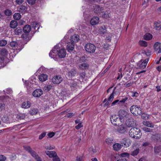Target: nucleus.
<instances>
[{
  "label": "nucleus",
  "instance_id": "obj_1",
  "mask_svg": "<svg viewBox=\"0 0 161 161\" xmlns=\"http://www.w3.org/2000/svg\"><path fill=\"white\" fill-rule=\"evenodd\" d=\"M129 135L133 138L139 139L141 138L142 133L139 129L137 128H132L129 131Z\"/></svg>",
  "mask_w": 161,
  "mask_h": 161
},
{
  "label": "nucleus",
  "instance_id": "obj_2",
  "mask_svg": "<svg viewBox=\"0 0 161 161\" xmlns=\"http://www.w3.org/2000/svg\"><path fill=\"white\" fill-rule=\"evenodd\" d=\"M110 119L112 124L115 126L123 124V123L122 119L116 114L112 115L110 117Z\"/></svg>",
  "mask_w": 161,
  "mask_h": 161
},
{
  "label": "nucleus",
  "instance_id": "obj_3",
  "mask_svg": "<svg viewBox=\"0 0 161 161\" xmlns=\"http://www.w3.org/2000/svg\"><path fill=\"white\" fill-rule=\"evenodd\" d=\"M131 113L135 115H140L142 114V111L141 107L137 105H133L130 108Z\"/></svg>",
  "mask_w": 161,
  "mask_h": 161
},
{
  "label": "nucleus",
  "instance_id": "obj_4",
  "mask_svg": "<svg viewBox=\"0 0 161 161\" xmlns=\"http://www.w3.org/2000/svg\"><path fill=\"white\" fill-rule=\"evenodd\" d=\"M85 49L86 52L90 53H93L95 52L96 47L92 43H87L85 45Z\"/></svg>",
  "mask_w": 161,
  "mask_h": 161
},
{
  "label": "nucleus",
  "instance_id": "obj_5",
  "mask_svg": "<svg viewBox=\"0 0 161 161\" xmlns=\"http://www.w3.org/2000/svg\"><path fill=\"white\" fill-rule=\"evenodd\" d=\"M91 8L93 9L94 12L97 14L102 13V11L103 10V7H101L99 5L97 4L92 5L91 6Z\"/></svg>",
  "mask_w": 161,
  "mask_h": 161
},
{
  "label": "nucleus",
  "instance_id": "obj_6",
  "mask_svg": "<svg viewBox=\"0 0 161 161\" xmlns=\"http://www.w3.org/2000/svg\"><path fill=\"white\" fill-rule=\"evenodd\" d=\"M23 147L25 150L30 153L34 158H35L38 155L35 151L33 150L29 146H24Z\"/></svg>",
  "mask_w": 161,
  "mask_h": 161
},
{
  "label": "nucleus",
  "instance_id": "obj_7",
  "mask_svg": "<svg viewBox=\"0 0 161 161\" xmlns=\"http://www.w3.org/2000/svg\"><path fill=\"white\" fill-rule=\"evenodd\" d=\"M148 59H146L144 60L142 62L139 61L137 64V68L139 69H143L146 68Z\"/></svg>",
  "mask_w": 161,
  "mask_h": 161
},
{
  "label": "nucleus",
  "instance_id": "obj_8",
  "mask_svg": "<svg viewBox=\"0 0 161 161\" xmlns=\"http://www.w3.org/2000/svg\"><path fill=\"white\" fill-rule=\"evenodd\" d=\"M1 119L3 122L6 124H10L13 121L12 118L7 115H4L1 118Z\"/></svg>",
  "mask_w": 161,
  "mask_h": 161
},
{
  "label": "nucleus",
  "instance_id": "obj_9",
  "mask_svg": "<svg viewBox=\"0 0 161 161\" xmlns=\"http://www.w3.org/2000/svg\"><path fill=\"white\" fill-rule=\"evenodd\" d=\"M63 80V79L60 75H56L54 76L52 79L53 82L55 84H59Z\"/></svg>",
  "mask_w": 161,
  "mask_h": 161
},
{
  "label": "nucleus",
  "instance_id": "obj_10",
  "mask_svg": "<svg viewBox=\"0 0 161 161\" xmlns=\"http://www.w3.org/2000/svg\"><path fill=\"white\" fill-rule=\"evenodd\" d=\"M118 127L116 130V132L118 134H122L124 133L126 131V128L124 125L121 124L118 126Z\"/></svg>",
  "mask_w": 161,
  "mask_h": 161
},
{
  "label": "nucleus",
  "instance_id": "obj_11",
  "mask_svg": "<svg viewBox=\"0 0 161 161\" xmlns=\"http://www.w3.org/2000/svg\"><path fill=\"white\" fill-rule=\"evenodd\" d=\"M119 117H121V118L123 119L124 118H128V117L129 114H128L124 110H120L119 112Z\"/></svg>",
  "mask_w": 161,
  "mask_h": 161
},
{
  "label": "nucleus",
  "instance_id": "obj_12",
  "mask_svg": "<svg viewBox=\"0 0 161 161\" xmlns=\"http://www.w3.org/2000/svg\"><path fill=\"white\" fill-rule=\"evenodd\" d=\"M43 94V91L42 89H38L35 90L32 93L33 96L36 97H39Z\"/></svg>",
  "mask_w": 161,
  "mask_h": 161
},
{
  "label": "nucleus",
  "instance_id": "obj_13",
  "mask_svg": "<svg viewBox=\"0 0 161 161\" xmlns=\"http://www.w3.org/2000/svg\"><path fill=\"white\" fill-rule=\"evenodd\" d=\"M58 52L57 53L58 55V57L60 58H64L66 55V50L64 49H58Z\"/></svg>",
  "mask_w": 161,
  "mask_h": 161
},
{
  "label": "nucleus",
  "instance_id": "obj_14",
  "mask_svg": "<svg viewBox=\"0 0 161 161\" xmlns=\"http://www.w3.org/2000/svg\"><path fill=\"white\" fill-rule=\"evenodd\" d=\"M58 49H56L55 47H54L49 53V55L50 57L51 58L54 59L56 58V56L58 55Z\"/></svg>",
  "mask_w": 161,
  "mask_h": 161
},
{
  "label": "nucleus",
  "instance_id": "obj_15",
  "mask_svg": "<svg viewBox=\"0 0 161 161\" xmlns=\"http://www.w3.org/2000/svg\"><path fill=\"white\" fill-rule=\"evenodd\" d=\"M70 40L71 42L74 44L79 41V36L78 35L75 34L70 37Z\"/></svg>",
  "mask_w": 161,
  "mask_h": 161
},
{
  "label": "nucleus",
  "instance_id": "obj_16",
  "mask_svg": "<svg viewBox=\"0 0 161 161\" xmlns=\"http://www.w3.org/2000/svg\"><path fill=\"white\" fill-rule=\"evenodd\" d=\"M99 22V18L98 17H93L90 21V24L92 25L97 24Z\"/></svg>",
  "mask_w": 161,
  "mask_h": 161
},
{
  "label": "nucleus",
  "instance_id": "obj_17",
  "mask_svg": "<svg viewBox=\"0 0 161 161\" xmlns=\"http://www.w3.org/2000/svg\"><path fill=\"white\" fill-rule=\"evenodd\" d=\"M126 124L127 126L130 127H134L135 125V123L133 119H130L127 120Z\"/></svg>",
  "mask_w": 161,
  "mask_h": 161
},
{
  "label": "nucleus",
  "instance_id": "obj_18",
  "mask_svg": "<svg viewBox=\"0 0 161 161\" xmlns=\"http://www.w3.org/2000/svg\"><path fill=\"white\" fill-rule=\"evenodd\" d=\"M75 44L71 42H69L67 46V49L69 52H71L74 48Z\"/></svg>",
  "mask_w": 161,
  "mask_h": 161
},
{
  "label": "nucleus",
  "instance_id": "obj_19",
  "mask_svg": "<svg viewBox=\"0 0 161 161\" xmlns=\"http://www.w3.org/2000/svg\"><path fill=\"white\" fill-rule=\"evenodd\" d=\"M115 89H116V87H115L114 88V89L113 90V92L111 94V95H110V97L108 99V101L107 102H106V103H105V104H104V106H105L106 105H108L109 103V102H111L113 100L114 98V91H115Z\"/></svg>",
  "mask_w": 161,
  "mask_h": 161
},
{
  "label": "nucleus",
  "instance_id": "obj_20",
  "mask_svg": "<svg viewBox=\"0 0 161 161\" xmlns=\"http://www.w3.org/2000/svg\"><path fill=\"white\" fill-rule=\"evenodd\" d=\"M47 78V75L45 74H42L38 76V79L41 81H46Z\"/></svg>",
  "mask_w": 161,
  "mask_h": 161
},
{
  "label": "nucleus",
  "instance_id": "obj_21",
  "mask_svg": "<svg viewBox=\"0 0 161 161\" xmlns=\"http://www.w3.org/2000/svg\"><path fill=\"white\" fill-rule=\"evenodd\" d=\"M79 68L81 70L86 69H88L89 66L86 63H83L79 65Z\"/></svg>",
  "mask_w": 161,
  "mask_h": 161
},
{
  "label": "nucleus",
  "instance_id": "obj_22",
  "mask_svg": "<svg viewBox=\"0 0 161 161\" xmlns=\"http://www.w3.org/2000/svg\"><path fill=\"white\" fill-rule=\"evenodd\" d=\"M31 106V104L29 101H27L23 102L21 104V107L24 108H28Z\"/></svg>",
  "mask_w": 161,
  "mask_h": 161
},
{
  "label": "nucleus",
  "instance_id": "obj_23",
  "mask_svg": "<svg viewBox=\"0 0 161 161\" xmlns=\"http://www.w3.org/2000/svg\"><path fill=\"white\" fill-rule=\"evenodd\" d=\"M45 153L47 155H48L50 158L55 157L57 156L56 153L54 151H47L45 152Z\"/></svg>",
  "mask_w": 161,
  "mask_h": 161
},
{
  "label": "nucleus",
  "instance_id": "obj_24",
  "mask_svg": "<svg viewBox=\"0 0 161 161\" xmlns=\"http://www.w3.org/2000/svg\"><path fill=\"white\" fill-rule=\"evenodd\" d=\"M154 28L157 30H159L161 29V23L160 21L155 22L154 23Z\"/></svg>",
  "mask_w": 161,
  "mask_h": 161
},
{
  "label": "nucleus",
  "instance_id": "obj_25",
  "mask_svg": "<svg viewBox=\"0 0 161 161\" xmlns=\"http://www.w3.org/2000/svg\"><path fill=\"white\" fill-rule=\"evenodd\" d=\"M31 30V28L30 25H27L24 26L23 31L24 33L28 34L29 33Z\"/></svg>",
  "mask_w": 161,
  "mask_h": 161
},
{
  "label": "nucleus",
  "instance_id": "obj_26",
  "mask_svg": "<svg viewBox=\"0 0 161 161\" xmlns=\"http://www.w3.org/2000/svg\"><path fill=\"white\" fill-rule=\"evenodd\" d=\"M10 26L12 28H15L18 25V23L15 20H12L9 24Z\"/></svg>",
  "mask_w": 161,
  "mask_h": 161
},
{
  "label": "nucleus",
  "instance_id": "obj_27",
  "mask_svg": "<svg viewBox=\"0 0 161 161\" xmlns=\"http://www.w3.org/2000/svg\"><path fill=\"white\" fill-rule=\"evenodd\" d=\"M113 147L114 150L118 151L121 148L122 145L119 143H116L113 145Z\"/></svg>",
  "mask_w": 161,
  "mask_h": 161
},
{
  "label": "nucleus",
  "instance_id": "obj_28",
  "mask_svg": "<svg viewBox=\"0 0 161 161\" xmlns=\"http://www.w3.org/2000/svg\"><path fill=\"white\" fill-rule=\"evenodd\" d=\"M143 124L149 127L153 128L154 127V125L149 121H143Z\"/></svg>",
  "mask_w": 161,
  "mask_h": 161
},
{
  "label": "nucleus",
  "instance_id": "obj_29",
  "mask_svg": "<svg viewBox=\"0 0 161 161\" xmlns=\"http://www.w3.org/2000/svg\"><path fill=\"white\" fill-rule=\"evenodd\" d=\"M27 8L24 5H21L19 8V11L20 12L24 13L27 11Z\"/></svg>",
  "mask_w": 161,
  "mask_h": 161
},
{
  "label": "nucleus",
  "instance_id": "obj_30",
  "mask_svg": "<svg viewBox=\"0 0 161 161\" xmlns=\"http://www.w3.org/2000/svg\"><path fill=\"white\" fill-rule=\"evenodd\" d=\"M144 39L146 40H149L152 39V35L149 33H147L144 36Z\"/></svg>",
  "mask_w": 161,
  "mask_h": 161
},
{
  "label": "nucleus",
  "instance_id": "obj_31",
  "mask_svg": "<svg viewBox=\"0 0 161 161\" xmlns=\"http://www.w3.org/2000/svg\"><path fill=\"white\" fill-rule=\"evenodd\" d=\"M140 149L139 148H136L133 151L130 153V155L133 156H135L137 155L139 152Z\"/></svg>",
  "mask_w": 161,
  "mask_h": 161
},
{
  "label": "nucleus",
  "instance_id": "obj_32",
  "mask_svg": "<svg viewBox=\"0 0 161 161\" xmlns=\"http://www.w3.org/2000/svg\"><path fill=\"white\" fill-rule=\"evenodd\" d=\"M76 71L75 70L72 69L68 73L69 76V77H72L75 76L76 73Z\"/></svg>",
  "mask_w": 161,
  "mask_h": 161
},
{
  "label": "nucleus",
  "instance_id": "obj_33",
  "mask_svg": "<svg viewBox=\"0 0 161 161\" xmlns=\"http://www.w3.org/2000/svg\"><path fill=\"white\" fill-rule=\"evenodd\" d=\"M0 53L2 55L5 56L8 54V51L6 48H3L1 49Z\"/></svg>",
  "mask_w": 161,
  "mask_h": 161
},
{
  "label": "nucleus",
  "instance_id": "obj_34",
  "mask_svg": "<svg viewBox=\"0 0 161 161\" xmlns=\"http://www.w3.org/2000/svg\"><path fill=\"white\" fill-rule=\"evenodd\" d=\"M38 112L37 109L32 108L31 109L30 111V113L31 115H33L36 114Z\"/></svg>",
  "mask_w": 161,
  "mask_h": 161
},
{
  "label": "nucleus",
  "instance_id": "obj_35",
  "mask_svg": "<svg viewBox=\"0 0 161 161\" xmlns=\"http://www.w3.org/2000/svg\"><path fill=\"white\" fill-rule=\"evenodd\" d=\"M161 47L160 44L158 42H156L154 45V49L155 51H158Z\"/></svg>",
  "mask_w": 161,
  "mask_h": 161
},
{
  "label": "nucleus",
  "instance_id": "obj_36",
  "mask_svg": "<svg viewBox=\"0 0 161 161\" xmlns=\"http://www.w3.org/2000/svg\"><path fill=\"white\" fill-rule=\"evenodd\" d=\"M33 27L35 30H36L37 28V30H38L40 26V24L36 22H34L32 23Z\"/></svg>",
  "mask_w": 161,
  "mask_h": 161
},
{
  "label": "nucleus",
  "instance_id": "obj_37",
  "mask_svg": "<svg viewBox=\"0 0 161 161\" xmlns=\"http://www.w3.org/2000/svg\"><path fill=\"white\" fill-rule=\"evenodd\" d=\"M21 15L19 13H16L13 15L14 18L16 20H19L21 18Z\"/></svg>",
  "mask_w": 161,
  "mask_h": 161
},
{
  "label": "nucleus",
  "instance_id": "obj_38",
  "mask_svg": "<svg viewBox=\"0 0 161 161\" xmlns=\"http://www.w3.org/2000/svg\"><path fill=\"white\" fill-rule=\"evenodd\" d=\"M14 32L16 35H19L21 34L22 29L18 27L14 30Z\"/></svg>",
  "mask_w": 161,
  "mask_h": 161
},
{
  "label": "nucleus",
  "instance_id": "obj_39",
  "mask_svg": "<svg viewBox=\"0 0 161 161\" xmlns=\"http://www.w3.org/2000/svg\"><path fill=\"white\" fill-rule=\"evenodd\" d=\"M154 152L155 153H158L161 151V146L155 147H154Z\"/></svg>",
  "mask_w": 161,
  "mask_h": 161
},
{
  "label": "nucleus",
  "instance_id": "obj_40",
  "mask_svg": "<svg viewBox=\"0 0 161 161\" xmlns=\"http://www.w3.org/2000/svg\"><path fill=\"white\" fill-rule=\"evenodd\" d=\"M4 13L6 15L8 16H10L12 14L11 11L10 10L8 9H7L5 10L4 11Z\"/></svg>",
  "mask_w": 161,
  "mask_h": 161
},
{
  "label": "nucleus",
  "instance_id": "obj_41",
  "mask_svg": "<svg viewBox=\"0 0 161 161\" xmlns=\"http://www.w3.org/2000/svg\"><path fill=\"white\" fill-rule=\"evenodd\" d=\"M90 153H95L97 152L96 147L95 146L91 147L89 149Z\"/></svg>",
  "mask_w": 161,
  "mask_h": 161
},
{
  "label": "nucleus",
  "instance_id": "obj_42",
  "mask_svg": "<svg viewBox=\"0 0 161 161\" xmlns=\"http://www.w3.org/2000/svg\"><path fill=\"white\" fill-rule=\"evenodd\" d=\"M139 44L141 46L146 47L147 45V42L145 41H140L139 42Z\"/></svg>",
  "mask_w": 161,
  "mask_h": 161
},
{
  "label": "nucleus",
  "instance_id": "obj_43",
  "mask_svg": "<svg viewBox=\"0 0 161 161\" xmlns=\"http://www.w3.org/2000/svg\"><path fill=\"white\" fill-rule=\"evenodd\" d=\"M7 44V42L5 40H1L0 41V46H4Z\"/></svg>",
  "mask_w": 161,
  "mask_h": 161
},
{
  "label": "nucleus",
  "instance_id": "obj_44",
  "mask_svg": "<svg viewBox=\"0 0 161 161\" xmlns=\"http://www.w3.org/2000/svg\"><path fill=\"white\" fill-rule=\"evenodd\" d=\"M5 66L4 63V58L3 57H0V68H3Z\"/></svg>",
  "mask_w": 161,
  "mask_h": 161
},
{
  "label": "nucleus",
  "instance_id": "obj_45",
  "mask_svg": "<svg viewBox=\"0 0 161 161\" xmlns=\"http://www.w3.org/2000/svg\"><path fill=\"white\" fill-rule=\"evenodd\" d=\"M113 140L112 138H108L106 140V143L109 145H111L113 143Z\"/></svg>",
  "mask_w": 161,
  "mask_h": 161
},
{
  "label": "nucleus",
  "instance_id": "obj_46",
  "mask_svg": "<svg viewBox=\"0 0 161 161\" xmlns=\"http://www.w3.org/2000/svg\"><path fill=\"white\" fill-rule=\"evenodd\" d=\"M29 34L24 33L22 35L21 37L24 39L27 40L28 39Z\"/></svg>",
  "mask_w": 161,
  "mask_h": 161
},
{
  "label": "nucleus",
  "instance_id": "obj_47",
  "mask_svg": "<svg viewBox=\"0 0 161 161\" xmlns=\"http://www.w3.org/2000/svg\"><path fill=\"white\" fill-rule=\"evenodd\" d=\"M106 31V27L105 26H101L100 29V31L102 34H104Z\"/></svg>",
  "mask_w": 161,
  "mask_h": 161
},
{
  "label": "nucleus",
  "instance_id": "obj_48",
  "mask_svg": "<svg viewBox=\"0 0 161 161\" xmlns=\"http://www.w3.org/2000/svg\"><path fill=\"white\" fill-rule=\"evenodd\" d=\"M18 44L17 42L15 41H12L10 44V46L12 47H15L17 46Z\"/></svg>",
  "mask_w": 161,
  "mask_h": 161
},
{
  "label": "nucleus",
  "instance_id": "obj_49",
  "mask_svg": "<svg viewBox=\"0 0 161 161\" xmlns=\"http://www.w3.org/2000/svg\"><path fill=\"white\" fill-rule=\"evenodd\" d=\"M52 86L50 85L45 86L44 87V90L46 92L49 91L52 88Z\"/></svg>",
  "mask_w": 161,
  "mask_h": 161
},
{
  "label": "nucleus",
  "instance_id": "obj_50",
  "mask_svg": "<svg viewBox=\"0 0 161 161\" xmlns=\"http://www.w3.org/2000/svg\"><path fill=\"white\" fill-rule=\"evenodd\" d=\"M121 156L123 158L127 157L128 158L129 156V154L127 153H123L121 154Z\"/></svg>",
  "mask_w": 161,
  "mask_h": 161
},
{
  "label": "nucleus",
  "instance_id": "obj_51",
  "mask_svg": "<svg viewBox=\"0 0 161 161\" xmlns=\"http://www.w3.org/2000/svg\"><path fill=\"white\" fill-rule=\"evenodd\" d=\"M143 129L146 132H152L153 131V130L152 129L146 127L143 128Z\"/></svg>",
  "mask_w": 161,
  "mask_h": 161
},
{
  "label": "nucleus",
  "instance_id": "obj_52",
  "mask_svg": "<svg viewBox=\"0 0 161 161\" xmlns=\"http://www.w3.org/2000/svg\"><path fill=\"white\" fill-rule=\"evenodd\" d=\"M5 105L4 103H0V111H2L4 109Z\"/></svg>",
  "mask_w": 161,
  "mask_h": 161
},
{
  "label": "nucleus",
  "instance_id": "obj_53",
  "mask_svg": "<svg viewBox=\"0 0 161 161\" xmlns=\"http://www.w3.org/2000/svg\"><path fill=\"white\" fill-rule=\"evenodd\" d=\"M46 132H43V133H42L40 135L39 139H42L44 137H45L46 135Z\"/></svg>",
  "mask_w": 161,
  "mask_h": 161
},
{
  "label": "nucleus",
  "instance_id": "obj_54",
  "mask_svg": "<svg viewBox=\"0 0 161 161\" xmlns=\"http://www.w3.org/2000/svg\"><path fill=\"white\" fill-rule=\"evenodd\" d=\"M86 76V73L84 72L80 73V77L82 79H83Z\"/></svg>",
  "mask_w": 161,
  "mask_h": 161
},
{
  "label": "nucleus",
  "instance_id": "obj_55",
  "mask_svg": "<svg viewBox=\"0 0 161 161\" xmlns=\"http://www.w3.org/2000/svg\"><path fill=\"white\" fill-rule=\"evenodd\" d=\"M6 158L3 155H0V161H5L6 160Z\"/></svg>",
  "mask_w": 161,
  "mask_h": 161
},
{
  "label": "nucleus",
  "instance_id": "obj_56",
  "mask_svg": "<svg viewBox=\"0 0 161 161\" xmlns=\"http://www.w3.org/2000/svg\"><path fill=\"white\" fill-rule=\"evenodd\" d=\"M77 86V83L76 82H73L72 83L71 87H72V88H75Z\"/></svg>",
  "mask_w": 161,
  "mask_h": 161
},
{
  "label": "nucleus",
  "instance_id": "obj_57",
  "mask_svg": "<svg viewBox=\"0 0 161 161\" xmlns=\"http://www.w3.org/2000/svg\"><path fill=\"white\" fill-rule=\"evenodd\" d=\"M36 0H27L28 3L31 5L34 4L35 3Z\"/></svg>",
  "mask_w": 161,
  "mask_h": 161
},
{
  "label": "nucleus",
  "instance_id": "obj_58",
  "mask_svg": "<svg viewBox=\"0 0 161 161\" xmlns=\"http://www.w3.org/2000/svg\"><path fill=\"white\" fill-rule=\"evenodd\" d=\"M83 127L81 123H79L77 125L75 126V128L77 130H78L81 127Z\"/></svg>",
  "mask_w": 161,
  "mask_h": 161
},
{
  "label": "nucleus",
  "instance_id": "obj_59",
  "mask_svg": "<svg viewBox=\"0 0 161 161\" xmlns=\"http://www.w3.org/2000/svg\"><path fill=\"white\" fill-rule=\"evenodd\" d=\"M45 148L47 150H51L53 149L54 148V147H51L50 145H48L47 146H45Z\"/></svg>",
  "mask_w": 161,
  "mask_h": 161
},
{
  "label": "nucleus",
  "instance_id": "obj_60",
  "mask_svg": "<svg viewBox=\"0 0 161 161\" xmlns=\"http://www.w3.org/2000/svg\"><path fill=\"white\" fill-rule=\"evenodd\" d=\"M132 94L131 95L132 97H137L139 96L138 93L136 92H132Z\"/></svg>",
  "mask_w": 161,
  "mask_h": 161
},
{
  "label": "nucleus",
  "instance_id": "obj_61",
  "mask_svg": "<svg viewBox=\"0 0 161 161\" xmlns=\"http://www.w3.org/2000/svg\"><path fill=\"white\" fill-rule=\"evenodd\" d=\"M16 2L17 4L20 5L23 3L24 1L23 0H16Z\"/></svg>",
  "mask_w": 161,
  "mask_h": 161
},
{
  "label": "nucleus",
  "instance_id": "obj_62",
  "mask_svg": "<svg viewBox=\"0 0 161 161\" xmlns=\"http://www.w3.org/2000/svg\"><path fill=\"white\" fill-rule=\"evenodd\" d=\"M138 161H147V160L146 157H142L139 159Z\"/></svg>",
  "mask_w": 161,
  "mask_h": 161
},
{
  "label": "nucleus",
  "instance_id": "obj_63",
  "mask_svg": "<svg viewBox=\"0 0 161 161\" xmlns=\"http://www.w3.org/2000/svg\"><path fill=\"white\" fill-rule=\"evenodd\" d=\"M53 161H60V158L57 156L54 157L53 158Z\"/></svg>",
  "mask_w": 161,
  "mask_h": 161
},
{
  "label": "nucleus",
  "instance_id": "obj_64",
  "mask_svg": "<svg viewBox=\"0 0 161 161\" xmlns=\"http://www.w3.org/2000/svg\"><path fill=\"white\" fill-rule=\"evenodd\" d=\"M34 158L37 161H42L41 158L39 157L38 155H37Z\"/></svg>",
  "mask_w": 161,
  "mask_h": 161
}]
</instances>
